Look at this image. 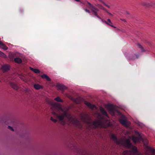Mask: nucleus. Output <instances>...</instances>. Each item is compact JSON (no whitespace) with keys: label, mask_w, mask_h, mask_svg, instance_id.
Here are the masks:
<instances>
[{"label":"nucleus","mask_w":155,"mask_h":155,"mask_svg":"<svg viewBox=\"0 0 155 155\" xmlns=\"http://www.w3.org/2000/svg\"><path fill=\"white\" fill-rule=\"evenodd\" d=\"M124 144L126 147L130 149L131 150L124 151L123 155H134L137 153V147L134 146L130 143L129 139H127L125 141Z\"/></svg>","instance_id":"f257e3e1"},{"label":"nucleus","mask_w":155,"mask_h":155,"mask_svg":"<svg viewBox=\"0 0 155 155\" xmlns=\"http://www.w3.org/2000/svg\"><path fill=\"white\" fill-rule=\"evenodd\" d=\"M52 114L56 116L60 120H63L64 117L68 119L69 120H71L72 118L71 114L66 111H64L61 115L57 114L54 111L52 112Z\"/></svg>","instance_id":"f03ea898"},{"label":"nucleus","mask_w":155,"mask_h":155,"mask_svg":"<svg viewBox=\"0 0 155 155\" xmlns=\"http://www.w3.org/2000/svg\"><path fill=\"white\" fill-rule=\"evenodd\" d=\"M146 155L148 154L150 155H155V150L152 148L148 145L147 140L146 139Z\"/></svg>","instance_id":"7ed1b4c3"},{"label":"nucleus","mask_w":155,"mask_h":155,"mask_svg":"<svg viewBox=\"0 0 155 155\" xmlns=\"http://www.w3.org/2000/svg\"><path fill=\"white\" fill-rule=\"evenodd\" d=\"M103 117H101V120H97L94 121L92 123V125L95 127H97L101 126L102 124V120L103 119Z\"/></svg>","instance_id":"20e7f679"},{"label":"nucleus","mask_w":155,"mask_h":155,"mask_svg":"<svg viewBox=\"0 0 155 155\" xmlns=\"http://www.w3.org/2000/svg\"><path fill=\"white\" fill-rule=\"evenodd\" d=\"M53 106L54 107L58 110L61 111H63V109L62 107L61 104H60L57 103H54Z\"/></svg>","instance_id":"39448f33"},{"label":"nucleus","mask_w":155,"mask_h":155,"mask_svg":"<svg viewBox=\"0 0 155 155\" xmlns=\"http://www.w3.org/2000/svg\"><path fill=\"white\" fill-rule=\"evenodd\" d=\"M139 136L138 137H135L133 136L132 137V140L135 143L140 142L141 140V137L139 133H138Z\"/></svg>","instance_id":"423d86ee"},{"label":"nucleus","mask_w":155,"mask_h":155,"mask_svg":"<svg viewBox=\"0 0 155 155\" xmlns=\"http://www.w3.org/2000/svg\"><path fill=\"white\" fill-rule=\"evenodd\" d=\"M87 3L89 5V8L92 12L94 11H99V9L90 3L88 2H87Z\"/></svg>","instance_id":"0eeeda50"},{"label":"nucleus","mask_w":155,"mask_h":155,"mask_svg":"<svg viewBox=\"0 0 155 155\" xmlns=\"http://www.w3.org/2000/svg\"><path fill=\"white\" fill-rule=\"evenodd\" d=\"M110 138L113 140L116 144H119L120 143V142L118 140L116 136L114 134H112L111 135Z\"/></svg>","instance_id":"6e6552de"},{"label":"nucleus","mask_w":155,"mask_h":155,"mask_svg":"<svg viewBox=\"0 0 155 155\" xmlns=\"http://www.w3.org/2000/svg\"><path fill=\"white\" fill-rule=\"evenodd\" d=\"M9 66L7 64H4L2 66V69L4 72H5L10 69Z\"/></svg>","instance_id":"1a4fd4ad"},{"label":"nucleus","mask_w":155,"mask_h":155,"mask_svg":"<svg viewBox=\"0 0 155 155\" xmlns=\"http://www.w3.org/2000/svg\"><path fill=\"white\" fill-rule=\"evenodd\" d=\"M100 110L101 113L103 115H104L109 117L107 112L106 111V110H105L104 108L102 107H100Z\"/></svg>","instance_id":"9d476101"},{"label":"nucleus","mask_w":155,"mask_h":155,"mask_svg":"<svg viewBox=\"0 0 155 155\" xmlns=\"http://www.w3.org/2000/svg\"><path fill=\"white\" fill-rule=\"evenodd\" d=\"M57 86L58 87L59 89L62 90H64L67 89L66 87L63 84H57Z\"/></svg>","instance_id":"9b49d317"},{"label":"nucleus","mask_w":155,"mask_h":155,"mask_svg":"<svg viewBox=\"0 0 155 155\" xmlns=\"http://www.w3.org/2000/svg\"><path fill=\"white\" fill-rule=\"evenodd\" d=\"M11 86L15 90H18V87L17 84L13 82H11L10 83Z\"/></svg>","instance_id":"f8f14e48"},{"label":"nucleus","mask_w":155,"mask_h":155,"mask_svg":"<svg viewBox=\"0 0 155 155\" xmlns=\"http://www.w3.org/2000/svg\"><path fill=\"white\" fill-rule=\"evenodd\" d=\"M84 103L85 105H86L89 107L91 109H93L95 107V105H92V104H91L90 103L86 101H84Z\"/></svg>","instance_id":"ddd939ff"},{"label":"nucleus","mask_w":155,"mask_h":155,"mask_svg":"<svg viewBox=\"0 0 155 155\" xmlns=\"http://www.w3.org/2000/svg\"><path fill=\"white\" fill-rule=\"evenodd\" d=\"M105 23L113 28H116L114 26H113L112 25V22L110 20V19H107V21H105Z\"/></svg>","instance_id":"4468645a"},{"label":"nucleus","mask_w":155,"mask_h":155,"mask_svg":"<svg viewBox=\"0 0 155 155\" xmlns=\"http://www.w3.org/2000/svg\"><path fill=\"white\" fill-rule=\"evenodd\" d=\"M0 48L4 49V50H7L8 48L6 46V45L4 44H3L1 41H0Z\"/></svg>","instance_id":"2eb2a0df"},{"label":"nucleus","mask_w":155,"mask_h":155,"mask_svg":"<svg viewBox=\"0 0 155 155\" xmlns=\"http://www.w3.org/2000/svg\"><path fill=\"white\" fill-rule=\"evenodd\" d=\"M41 77L42 78L45 79L48 81H51V79L46 74H43L41 76Z\"/></svg>","instance_id":"dca6fc26"},{"label":"nucleus","mask_w":155,"mask_h":155,"mask_svg":"<svg viewBox=\"0 0 155 155\" xmlns=\"http://www.w3.org/2000/svg\"><path fill=\"white\" fill-rule=\"evenodd\" d=\"M14 61L15 62L18 64L21 63L22 62L21 59L19 58H15Z\"/></svg>","instance_id":"f3484780"},{"label":"nucleus","mask_w":155,"mask_h":155,"mask_svg":"<svg viewBox=\"0 0 155 155\" xmlns=\"http://www.w3.org/2000/svg\"><path fill=\"white\" fill-rule=\"evenodd\" d=\"M120 122L122 124L126 126L127 125V120L124 119H121L120 120Z\"/></svg>","instance_id":"a211bd4d"},{"label":"nucleus","mask_w":155,"mask_h":155,"mask_svg":"<svg viewBox=\"0 0 155 155\" xmlns=\"http://www.w3.org/2000/svg\"><path fill=\"white\" fill-rule=\"evenodd\" d=\"M34 87L36 90H39L42 88V87L38 84H35L34 85Z\"/></svg>","instance_id":"6ab92c4d"},{"label":"nucleus","mask_w":155,"mask_h":155,"mask_svg":"<svg viewBox=\"0 0 155 155\" xmlns=\"http://www.w3.org/2000/svg\"><path fill=\"white\" fill-rule=\"evenodd\" d=\"M30 69L32 71L34 72L35 73H39L40 72V71L37 69H34L33 68L30 67Z\"/></svg>","instance_id":"aec40b11"},{"label":"nucleus","mask_w":155,"mask_h":155,"mask_svg":"<svg viewBox=\"0 0 155 155\" xmlns=\"http://www.w3.org/2000/svg\"><path fill=\"white\" fill-rule=\"evenodd\" d=\"M54 100L57 102H63V101L59 97H58L54 98Z\"/></svg>","instance_id":"412c9836"},{"label":"nucleus","mask_w":155,"mask_h":155,"mask_svg":"<svg viewBox=\"0 0 155 155\" xmlns=\"http://www.w3.org/2000/svg\"><path fill=\"white\" fill-rule=\"evenodd\" d=\"M153 4L151 2L150 3L147 2H146V7H149L150 6H152L153 5Z\"/></svg>","instance_id":"4be33fe9"},{"label":"nucleus","mask_w":155,"mask_h":155,"mask_svg":"<svg viewBox=\"0 0 155 155\" xmlns=\"http://www.w3.org/2000/svg\"><path fill=\"white\" fill-rule=\"evenodd\" d=\"M100 8L101 9H103V10H104L105 11H107V9L105 8H104L101 5H98L97 6Z\"/></svg>","instance_id":"5701e85b"},{"label":"nucleus","mask_w":155,"mask_h":155,"mask_svg":"<svg viewBox=\"0 0 155 155\" xmlns=\"http://www.w3.org/2000/svg\"><path fill=\"white\" fill-rule=\"evenodd\" d=\"M137 46L142 51H144V50L143 49V48L140 44L139 43L137 44Z\"/></svg>","instance_id":"b1692460"},{"label":"nucleus","mask_w":155,"mask_h":155,"mask_svg":"<svg viewBox=\"0 0 155 155\" xmlns=\"http://www.w3.org/2000/svg\"><path fill=\"white\" fill-rule=\"evenodd\" d=\"M0 56L3 58H5L6 56L3 53L0 51Z\"/></svg>","instance_id":"393cba45"},{"label":"nucleus","mask_w":155,"mask_h":155,"mask_svg":"<svg viewBox=\"0 0 155 155\" xmlns=\"http://www.w3.org/2000/svg\"><path fill=\"white\" fill-rule=\"evenodd\" d=\"M51 120L53 121L56 122L57 121V120L56 119H54L52 117H51Z\"/></svg>","instance_id":"a878e982"},{"label":"nucleus","mask_w":155,"mask_h":155,"mask_svg":"<svg viewBox=\"0 0 155 155\" xmlns=\"http://www.w3.org/2000/svg\"><path fill=\"white\" fill-rule=\"evenodd\" d=\"M97 12V11H94V12H93V14L95 16H97V15H98Z\"/></svg>","instance_id":"bb28decb"},{"label":"nucleus","mask_w":155,"mask_h":155,"mask_svg":"<svg viewBox=\"0 0 155 155\" xmlns=\"http://www.w3.org/2000/svg\"><path fill=\"white\" fill-rule=\"evenodd\" d=\"M8 129H10V130H12V131H14V129L11 127L10 126H8Z\"/></svg>","instance_id":"cd10ccee"},{"label":"nucleus","mask_w":155,"mask_h":155,"mask_svg":"<svg viewBox=\"0 0 155 155\" xmlns=\"http://www.w3.org/2000/svg\"><path fill=\"white\" fill-rule=\"evenodd\" d=\"M84 10L85 11V12H88V13H90V10L87 9H86V8Z\"/></svg>","instance_id":"c85d7f7f"},{"label":"nucleus","mask_w":155,"mask_h":155,"mask_svg":"<svg viewBox=\"0 0 155 155\" xmlns=\"http://www.w3.org/2000/svg\"><path fill=\"white\" fill-rule=\"evenodd\" d=\"M120 20H121L122 21H124V22H127V21H126V20L125 19H124L120 18Z\"/></svg>","instance_id":"c756f323"},{"label":"nucleus","mask_w":155,"mask_h":155,"mask_svg":"<svg viewBox=\"0 0 155 155\" xmlns=\"http://www.w3.org/2000/svg\"><path fill=\"white\" fill-rule=\"evenodd\" d=\"M104 5L106 7H107V8H110V6L107 5V4H106L105 3H104Z\"/></svg>","instance_id":"7c9ffc66"},{"label":"nucleus","mask_w":155,"mask_h":155,"mask_svg":"<svg viewBox=\"0 0 155 155\" xmlns=\"http://www.w3.org/2000/svg\"><path fill=\"white\" fill-rule=\"evenodd\" d=\"M99 1L101 2V3H102L103 4H104L105 3L102 1V0H99Z\"/></svg>","instance_id":"2f4dec72"},{"label":"nucleus","mask_w":155,"mask_h":155,"mask_svg":"<svg viewBox=\"0 0 155 155\" xmlns=\"http://www.w3.org/2000/svg\"><path fill=\"white\" fill-rule=\"evenodd\" d=\"M98 18L101 19V18L97 15V16H96Z\"/></svg>","instance_id":"473e14b6"},{"label":"nucleus","mask_w":155,"mask_h":155,"mask_svg":"<svg viewBox=\"0 0 155 155\" xmlns=\"http://www.w3.org/2000/svg\"><path fill=\"white\" fill-rule=\"evenodd\" d=\"M110 15H112V14L109 12L107 11H106Z\"/></svg>","instance_id":"72a5a7b5"},{"label":"nucleus","mask_w":155,"mask_h":155,"mask_svg":"<svg viewBox=\"0 0 155 155\" xmlns=\"http://www.w3.org/2000/svg\"><path fill=\"white\" fill-rule=\"evenodd\" d=\"M101 21L102 22L105 23V21H106L104 20L103 19H101Z\"/></svg>","instance_id":"f704fd0d"},{"label":"nucleus","mask_w":155,"mask_h":155,"mask_svg":"<svg viewBox=\"0 0 155 155\" xmlns=\"http://www.w3.org/2000/svg\"><path fill=\"white\" fill-rule=\"evenodd\" d=\"M74 0L78 2H80V0Z\"/></svg>","instance_id":"c9c22d12"},{"label":"nucleus","mask_w":155,"mask_h":155,"mask_svg":"<svg viewBox=\"0 0 155 155\" xmlns=\"http://www.w3.org/2000/svg\"><path fill=\"white\" fill-rule=\"evenodd\" d=\"M80 127H81V124H80Z\"/></svg>","instance_id":"e433bc0d"},{"label":"nucleus","mask_w":155,"mask_h":155,"mask_svg":"<svg viewBox=\"0 0 155 155\" xmlns=\"http://www.w3.org/2000/svg\"><path fill=\"white\" fill-rule=\"evenodd\" d=\"M150 155V154L148 153V154H147L146 155Z\"/></svg>","instance_id":"4c0bfd02"},{"label":"nucleus","mask_w":155,"mask_h":155,"mask_svg":"<svg viewBox=\"0 0 155 155\" xmlns=\"http://www.w3.org/2000/svg\"><path fill=\"white\" fill-rule=\"evenodd\" d=\"M127 14H129V13L128 12H127Z\"/></svg>","instance_id":"58836bf2"},{"label":"nucleus","mask_w":155,"mask_h":155,"mask_svg":"<svg viewBox=\"0 0 155 155\" xmlns=\"http://www.w3.org/2000/svg\"><path fill=\"white\" fill-rule=\"evenodd\" d=\"M143 144H144V145H145V143H143Z\"/></svg>","instance_id":"ea45409f"},{"label":"nucleus","mask_w":155,"mask_h":155,"mask_svg":"<svg viewBox=\"0 0 155 155\" xmlns=\"http://www.w3.org/2000/svg\"><path fill=\"white\" fill-rule=\"evenodd\" d=\"M136 56L137 58H138V57H137V55H136Z\"/></svg>","instance_id":"a19ab883"}]
</instances>
